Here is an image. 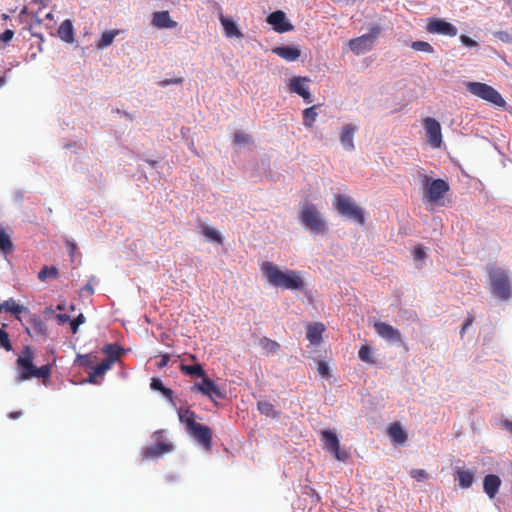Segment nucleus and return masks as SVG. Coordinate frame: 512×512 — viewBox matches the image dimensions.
Masks as SVG:
<instances>
[{
    "mask_svg": "<svg viewBox=\"0 0 512 512\" xmlns=\"http://www.w3.org/2000/svg\"><path fill=\"white\" fill-rule=\"evenodd\" d=\"M413 257L416 261L424 260L426 258V248L422 245H417L413 250Z\"/></svg>",
    "mask_w": 512,
    "mask_h": 512,
    "instance_id": "nucleus-49",
    "label": "nucleus"
},
{
    "mask_svg": "<svg viewBox=\"0 0 512 512\" xmlns=\"http://www.w3.org/2000/svg\"><path fill=\"white\" fill-rule=\"evenodd\" d=\"M70 315L68 314H55V319L57 320V323L59 325H64L65 323H69L70 321Z\"/></svg>",
    "mask_w": 512,
    "mask_h": 512,
    "instance_id": "nucleus-55",
    "label": "nucleus"
},
{
    "mask_svg": "<svg viewBox=\"0 0 512 512\" xmlns=\"http://www.w3.org/2000/svg\"><path fill=\"white\" fill-rule=\"evenodd\" d=\"M272 52L288 62L296 61L301 55V51L296 45L277 46L272 49Z\"/></svg>",
    "mask_w": 512,
    "mask_h": 512,
    "instance_id": "nucleus-20",
    "label": "nucleus"
},
{
    "mask_svg": "<svg viewBox=\"0 0 512 512\" xmlns=\"http://www.w3.org/2000/svg\"><path fill=\"white\" fill-rule=\"evenodd\" d=\"M316 108L317 106L313 105L303 111V125L305 127L311 128L314 125L318 115Z\"/></svg>",
    "mask_w": 512,
    "mask_h": 512,
    "instance_id": "nucleus-36",
    "label": "nucleus"
},
{
    "mask_svg": "<svg viewBox=\"0 0 512 512\" xmlns=\"http://www.w3.org/2000/svg\"><path fill=\"white\" fill-rule=\"evenodd\" d=\"M257 408L262 415H265L267 417L277 418L279 416V412L275 410L273 404L269 401H258Z\"/></svg>",
    "mask_w": 512,
    "mask_h": 512,
    "instance_id": "nucleus-34",
    "label": "nucleus"
},
{
    "mask_svg": "<svg viewBox=\"0 0 512 512\" xmlns=\"http://www.w3.org/2000/svg\"><path fill=\"white\" fill-rule=\"evenodd\" d=\"M382 28L378 24H374L369 28V32L359 37L352 38L349 41L350 50L355 55H362L372 50L375 41L380 36Z\"/></svg>",
    "mask_w": 512,
    "mask_h": 512,
    "instance_id": "nucleus-6",
    "label": "nucleus"
},
{
    "mask_svg": "<svg viewBox=\"0 0 512 512\" xmlns=\"http://www.w3.org/2000/svg\"><path fill=\"white\" fill-rule=\"evenodd\" d=\"M4 311L11 313L15 319L22 322V319L20 317L21 313H29V310L27 307L19 304L15 299L9 298L4 301Z\"/></svg>",
    "mask_w": 512,
    "mask_h": 512,
    "instance_id": "nucleus-27",
    "label": "nucleus"
},
{
    "mask_svg": "<svg viewBox=\"0 0 512 512\" xmlns=\"http://www.w3.org/2000/svg\"><path fill=\"white\" fill-rule=\"evenodd\" d=\"M14 36V31L11 29H6L3 33L0 35V41L1 42H8L12 40Z\"/></svg>",
    "mask_w": 512,
    "mask_h": 512,
    "instance_id": "nucleus-54",
    "label": "nucleus"
},
{
    "mask_svg": "<svg viewBox=\"0 0 512 512\" xmlns=\"http://www.w3.org/2000/svg\"><path fill=\"white\" fill-rule=\"evenodd\" d=\"M29 31L31 32V35L33 37H36L40 40V44H39V50L42 51V42L44 41V36L42 33H38L36 31L33 30V24H29Z\"/></svg>",
    "mask_w": 512,
    "mask_h": 512,
    "instance_id": "nucleus-57",
    "label": "nucleus"
},
{
    "mask_svg": "<svg viewBox=\"0 0 512 512\" xmlns=\"http://www.w3.org/2000/svg\"><path fill=\"white\" fill-rule=\"evenodd\" d=\"M299 221L301 225L313 234H323L328 230L327 223L312 203H304L299 211Z\"/></svg>",
    "mask_w": 512,
    "mask_h": 512,
    "instance_id": "nucleus-2",
    "label": "nucleus"
},
{
    "mask_svg": "<svg viewBox=\"0 0 512 512\" xmlns=\"http://www.w3.org/2000/svg\"><path fill=\"white\" fill-rule=\"evenodd\" d=\"M180 370L191 377H199L203 379L207 375L200 363H195L193 365L181 364Z\"/></svg>",
    "mask_w": 512,
    "mask_h": 512,
    "instance_id": "nucleus-31",
    "label": "nucleus"
},
{
    "mask_svg": "<svg viewBox=\"0 0 512 512\" xmlns=\"http://www.w3.org/2000/svg\"><path fill=\"white\" fill-rule=\"evenodd\" d=\"M493 36L503 43L512 44V34L508 31H495L493 32Z\"/></svg>",
    "mask_w": 512,
    "mask_h": 512,
    "instance_id": "nucleus-47",
    "label": "nucleus"
},
{
    "mask_svg": "<svg viewBox=\"0 0 512 512\" xmlns=\"http://www.w3.org/2000/svg\"><path fill=\"white\" fill-rule=\"evenodd\" d=\"M427 32L431 34L455 37L458 34V28L443 18L431 17L426 26Z\"/></svg>",
    "mask_w": 512,
    "mask_h": 512,
    "instance_id": "nucleus-11",
    "label": "nucleus"
},
{
    "mask_svg": "<svg viewBox=\"0 0 512 512\" xmlns=\"http://www.w3.org/2000/svg\"><path fill=\"white\" fill-rule=\"evenodd\" d=\"M473 321H474V317L469 315L462 325V328L460 331L461 335H463L465 333V331L472 325Z\"/></svg>",
    "mask_w": 512,
    "mask_h": 512,
    "instance_id": "nucleus-58",
    "label": "nucleus"
},
{
    "mask_svg": "<svg viewBox=\"0 0 512 512\" xmlns=\"http://www.w3.org/2000/svg\"><path fill=\"white\" fill-rule=\"evenodd\" d=\"M267 23L278 33L290 32L294 29V26L287 19L286 14L282 10L271 12L267 16Z\"/></svg>",
    "mask_w": 512,
    "mask_h": 512,
    "instance_id": "nucleus-14",
    "label": "nucleus"
},
{
    "mask_svg": "<svg viewBox=\"0 0 512 512\" xmlns=\"http://www.w3.org/2000/svg\"><path fill=\"white\" fill-rule=\"evenodd\" d=\"M424 126L430 145L434 148H439L442 143L440 123L432 117H427L424 119Z\"/></svg>",
    "mask_w": 512,
    "mask_h": 512,
    "instance_id": "nucleus-16",
    "label": "nucleus"
},
{
    "mask_svg": "<svg viewBox=\"0 0 512 512\" xmlns=\"http://www.w3.org/2000/svg\"><path fill=\"white\" fill-rule=\"evenodd\" d=\"M23 197H24V192L21 191V190H17L15 193H14V198L16 201L18 202H21L23 200Z\"/></svg>",
    "mask_w": 512,
    "mask_h": 512,
    "instance_id": "nucleus-63",
    "label": "nucleus"
},
{
    "mask_svg": "<svg viewBox=\"0 0 512 512\" xmlns=\"http://www.w3.org/2000/svg\"><path fill=\"white\" fill-rule=\"evenodd\" d=\"M193 389L207 396L211 400H214L215 398L223 400L226 397V392L207 375L200 383L194 384Z\"/></svg>",
    "mask_w": 512,
    "mask_h": 512,
    "instance_id": "nucleus-12",
    "label": "nucleus"
},
{
    "mask_svg": "<svg viewBox=\"0 0 512 512\" xmlns=\"http://www.w3.org/2000/svg\"><path fill=\"white\" fill-rule=\"evenodd\" d=\"M188 433L195 438L204 448L212 447V430L209 426L191 421L189 423Z\"/></svg>",
    "mask_w": 512,
    "mask_h": 512,
    "instance_id": "nucleus-13",
    "label": "nucleus"
},
{
    "mask_svg": "<svg viewBox=\"0 0 512 512\" xmlns=\"http://www.w3.org/2000/svg\"><path fill=\"white\" fill-rule=\"evenodd\" d=\"M410 47L415 51H420V52H425V53H433L434 52V47L426 41H421V40L413 41L410 44Z\"/></svg>",
    "mask_w": 512,
    "mask_h": 512,
    "instance_id": "nucleus-41",
    "label": "nucleus"
},
{
    "mask_svg": "<svg viewBox=\"0 0 512 512\" xmlns=\"http://www.w3.org/2000/svg\"><path fill=\"white\" fill-rule=\"evenodd\" d=\"M178 417L180 422L185 423L187 430H189V423L191 421H195L196 414L195 412L191 411L189 408H178L177 409Z\"/></svg>",
    "mask_w": 512,
    "mask_h": 512,
    "instance_id": "nucleus-37",
    "label": "nucleus"
},
{
    "mask_svg": "<svg viewBox=\"0 0 512 512\" xmlns=\"http://www.w3.org/2000/svg\"><path fill=\"white\" fill-rule=\"evenodd\" d=\"M201 233L211 242L222 245L224 242L223 236L214 228L201 225Z\"/></svg>",
    "mask_w": 512,
    "mask_h": 512,
    "instance_id": "nucleus-32",
    "label": "nucleus"
},
{
    "mask_svg": "<svg viewBox=\"0 0 512 512\" xmlns=\"http://www.w3.org/2000/svg\"><path fill=\"white\" fill-rule=\"evenodd\" d=\"M160 361L158 362L157 366L158 368H163L168 365L170 361V355L169 354H162Z\"/></svg>",
    "mask_w": 512,
    "mask_h": 512,
    "instance_id": "nucleus-59",
    "label": "nucleus"
},
{
    "mask_svg": "<svg viewBox=\"0 0 512 512\" xmlns=\"http://www.w3.org/2000/svg\"><path fill=\"white\" fill-rule=\"evenodd\" d=\"M466 89L473 95L498 107L506 104L501 94L492 86L481 82H467Z\"/></svg>",
    "mask_w": 512,
    "mask_h": 512,
    "instance_id": "nucleus-7",
    "label": "nucleus"
},
{
    "mask_svg": "<svg viewBox=\"0 0 512 512\" xmlns=\"http://www.w3.org/2000/svg\"><path fill=\"white\" fill-rule=\"evenodd\" d=\"M52 372V364H45L41 367L35 366L34 377L45 380H49Z\"/></svg>",
    "mask_w": 512,
    "mask_h": 512,
    "instance_id": "nucleus-40",
    "label": "nucleus"
},
{
    "mask_svg": "<svg viewBox=\"0 0 512 512\" xmlns=\"http://www.w3.org/2000/svg\"><path fill=\"white\" fill-rule=\"evenodd\" d=\"M85 321H86V318H85L84 314H82V313H80L73 319L70 318L69 325H70L71 332L73 334H76L78 332L79 326L84 324Z\"/></svg>",
    "mask_w": 512,
    "mask_h": 512,
    "instance_id": "nucleus-44",
    "label": "nucleus"
},
{
    "mask_svg": "<svg viewBox=\"0 0 512 512\" xmlns=\"http://www.w3.org/2000/svg\"><path fill=\"white\" fill-rule=\"evenodd\" d=\"M182 82H183L182 78H170V79L161 80L158 84L160 87L165 88L172 84H181Z\"/></svg>",
    "mask_w": 512,
    "mask_h": 512,
    "instance_id": "nucleus-53",
    "label": "nucleus"
},
{
    "mask_svg": "<svg viewBox=\"0 0 512 512\" xmlns=\"http://www.w3.org/2000/svg\"><path fill=\"white\" fill-rule=\"evenodd\" d=\"M501 479L496 474H487L483 479V491L490 498L493 499L499 492L501 486Z\"/></svg>",
    "mask_w": 512,
    "mask_h": 512,
    "instance_id": "nucleus-22",
    "label": "nucleus"
},
{
    "mask_svg": "<svg viewBox=\"0 0 512 512\" xmlns=\"http://www.w3.org/2000/svg\"><path fill=\"white\" fill-rule=\"evenodd\" d=\"M13 249V243L10 235L5 231V229L0 226V251L3 254H7L11 252Z\"/></svg>",
    "mask_w": 512,
    "mask_h": 512,
    "instance_id": "nucleus-35",
    "label": "nucleus"
},
{
    "mask_svg": "<svg viewBox=\"0 0 512 512\" xmlns=\"http://www.w3.org/2000/svg\"><path fill=\"white\" fill-rule=\"evenodd\" d=\"M374 328L376 333L386 341L401 345L402 344V336L398 329L394 328L392 325L385 322H376L374 324Z\"/></svg>",
    "mask_w": 512,
    "mask_h": 512,
    "instance_id": "nucleus-15",
    "label": "nucleus"
},
{
    "mask_svg": "<svg viewBox=\"0 0 512 512\" xmlns=\"http://www.w3.org/2000/svg\"><path fill=\"white\" fill-rule=\"evenodd\" d=\"M261 345L269 353H275L279 349V344L276 341L266 337L261 339Z\"/></svg>",
    "mask_w": 512,
    "mask_h": 512,
    "instance_id": "nucleus-46",
    "label": "nucleus"
},
{
    "mask_svg": "<svg viewBox=\"0 0 512 512\" xmlns=\"http://www.w3.org/2000/svg\"><path fill=\"white\" fill-rule=\"evenodd\" d=\"M334 206L341 216L359 225L365 223L364 211L355 201L347 195L337 194L334 199Z\"/></svg>",
    "mask_w": 512,
    "mask_h": 512,
    "instance_id": "nucleus-3",
    "label": "nucleus"
},
{
    "mask_svg": "<svg viewBox=\"0 0 512 512\" xmlns=\"http://www.w3.org/2000/svg\"><path fill=\"white\" fill-rule=\"evenodd\" d=\"M410 476L418 482L427 480L429 474L424 469H412L410 471Z\"/></svg>",
    "mask_w": 512,
    "mask_h": 512,
    "instance_id": "nucleus-48",
    "label": "nucleus"
},
{
    "mask_svg": "<svg viewBox=\"0 0 512 512\" xmlns=\"http://www.w3.org/2000/svg\"><path fill=\"white\" fill-rule=\"evenodd\" d=\"M325 330V326L320 323L310 324L307 327L306 338L313 345H319L322 341V334Z\"/></svg>",
    "mask_w": 512,
    "mask_h": 512,
    "instance_id": "nucleus-25",
    "label": "nucleus"
},
{
    "mask_svg": "<svg viewBox=\"0 0 512 512\" xmlns=\"http://www.w3.org/2000/svg\"><path fill=\"white\" fill-rule=\"evenodd\" d=\"M308 81L309 78L307 77L295 76L289 84L290 91L302 97L307 104L312 103V95L309 86L306 84Z\"/></svg>",
    "mask_w": 512,
    "mask_h": 512,
    "instance_id": "nucleus-17",
    "label": "nucleus"
},
{
    "mask_svg": "<svg viewBox=\"0 0 512 512\" xmlns=\"http://www.w3.org/2000/svg\"><path fill=\"white\" fill-rule=\"evenodd\" d=\"M317 370H318L319 374H320L322 377H324V378H326V379H328V378H330V377H331V374H330V368H329V366H328V364H327L326 362H324V361H319V362H318V368H317Z\"/></svg>",
    "mask_w": 512,
    "mask_h": 512,
    "instance_id": "nucleus-50",
    "label": "nucleus"
},
{
    "mask_svg": "<svg viewBox=\"0 0 512 512\" xmlns=\"http://www.w3.org/2000/svg\"><path fill=\"white\" fill-rule=\"evenodd\" d=\"M233 143L237 146H241L244 144L252 143V140L248 134L238 131L234 134Z\"/></svg>",
    "mask_w": 512,
    "mask_h": 512,
    "instance_id": "nucleus-45",
    "label": "nucleus"
},
{
    "mask_svg": "<svg viewBox=\"0 0 512 512\" xmlns=\"http://www.w3.org/2000/svg\"><path fill=\"white\" fill-rule=\"evenodd\" d=\"M321 439L324 443V449L333 454L334 457L342 462L347 461L349 454L347 451L340 448V441L338 435L331 430H323L321 432Z\"/></svg>",
    "mask_w": 512,
    "mask_h": 512,
    "instance_id": "nucleus-8",
    "label": "nucleus"
},
{
    "mask_svg": "<svg viewBox=\"0 0 512 512\" xmlns=\"http://www.w3.org/2000/svg\"><path fill=\"white\" fill-rule=\"evenodd\" d=\"M152 25L159 29H174L177 22L172 20L169 11H157L153 13Z\"/></svg>",
    "mask_w": 512,
    "mask_h": 512,
    "instance_id": "nucleus-21",
    "label": "nucleus"
},
{
    "mask_svg": "<svg viewBox=\"0 0 512 512\" xmlns=\"http://www.w3.org/2000/svg\"><path fill=\"white\" fill-rule=\"evenodd\" d=\"M218 19L223 27L224 34L226 35V37L243 38V33L240 31L238 25L233 19L224 16V14L221 11L218 13Z\"/></svg>",
    "mask_w": 512,
    "mask_h": 512,
    "instance_id": "nucleus-19",
    "label": "nucleus"
},
{
    "mask_svg": "<svg viewBox=\"0 0 512 512\" xmlns=\"http://www.w3.org/2000/svg\"><path fill=\"white\" fill-rule=\"evenodd\" d=\"M66 246H67V249L69 251V254L73 255L74 252L76 251V248H77L76 244L74 242L70 241V240H67L66 241Z\"/></svg>",
    "mask_w": 512,
    "mask_h": 512,
    "instance_id": "nucleus-61",
    "label": "nucleus"
},
{
    "mask_svg": "<svg viewBox=\"0 0 512 512\" xmlns=\"http://www.w3.org/2000/svg\"><path fill=\"white\" fill-rule=\"evenodd\" d=\"M152 438L155 441L154 445L148 446L144 449L143 455L146 458H154L162 456L163 454L169 453L173 450V445L165 441V431L157 430L152 434Z\"/></svg>",
    "mask_w": 512,
    "mask_h": 512,
    "instance_id": "nucleus-9",
    "label": "nucleus"
},
{
    "mask_svg": "<svg viewBox=\"0 0 512 512\" xmlns=\"http://www.w3.org/2000/svg\"><path fill=\"white\" fill-rule=\"evenodd\" d=\"M423 182L426 187V196L430 202H437L449 191V184L443 179L431 180L425 176Z\"/></svg>",
    "mask_w": 512,
    "mask_h": 512,
    "instance_id": "nucleus-10",
    "label": "nucleus"
},
{
    "mask_svg": "<svg viewBox=\"0 0 512 512\" xmlns=\"http://www.w3.org/2000/svg\"><path fill=\"white\" fill-rule=\"evenodd\" d=\"M102 352L107 356L105 360L112 361V365L118 360L120 354L125 352L124 348L117 343H110L103 347Z\"/></svg>",
    "mask_w": 512,
    "mask_h": 512,
    "instance_id": "nucleus-29",
    "label": "nucleus"
},
{
    "mask_svg": "<svg viewBox=\"0 0 512 512\" xmlns=\"http://www.w3.org/2000/svg\"><path fill=\"white\" fill-rule=\"evenodd\" d=\"M92 281H97L95 276H92L89 280V282L82 288V291L87 292L88 295L94 294V288L91 284Z\"/></svg>",
    "mask_w": 512,
    "mask_h": 512,
    "instance_id": "nucleus-56",
    "label": "nucleus"
},
{
    "mask_svg": "<svg viewBox=\"0 0 512 512\" xmlns=\"http://www.w3.org/2000/svg\"><path fill=\"white\" fill-rule=\"evenodd\" d=\"M119 34V30H109L102 33L100 40L97 42L96 47L98 49H104L112 44L115 37Z\"/></svg>",
    "mask_w": 512,
    "mask_h": 512,
    "instance_id": "nucleus-33",
    "label": "nucleus"
},
{
    "mask_svg": "<svg viewBox=\"0 0 512 512\" xmlns=\"http://www.w3.org/2000/svg\"><path fill=\"white\" fill-rule=\"evenodd\" d=\"M150 387L152 390L160 392L163 397H165L169 403L177 409V404L175 402L172 389L165 387L160 378L153 377L151 379Z\"/></svg>",
    "mask_w": 512,
    "mask_h": 512,
    "instance_id": "nucleus-24",
    "label": "nucleus"
},
{
    "mask_svg": "<svg viewBox=\"0 0 512 512\" xmlns=\"http://www.w3.org/2000/svg\"><path fill=\"white\" fill-rule=\"evenodd\" d=\"M75 362H78L79 365H81V366L92 368V361H91L89 355H87V354H85V355H81V354L77 355V358H76Z\"/></svg>",
    "mask_w": 512,
    "mask_h": 512,
    "instance_id": "nucleus-52",
    "label": "nucleus"
},
{
    "mask_svg": "<svg viewBox=\"0 0 512 512\" xmlns=\"http://www.w3.org/2000/svg\"><path fill=\"white\" fill-rule=\"evenodd\" d=\"M489 277L494 295L501 300L509 299L512 294V287L508 270L492 267L489 269Z\"/></svg>",
    "mask_w": 512,
    "mask_h": 512,
    "instance_id": "nucleus-4",
    "label": "nucleus"
},
{
    "mask_svg": "<svg viewBox=\"0 0 512 512\" xmlns=\"http://www.w3.org/2000/svg\"><path fill=\"white\" fill-rule=\"evenodd\" d=\"M7 324L3 323L0 327V348L4 349L7 352L12 351V343L10 341V336L8 332H6Z\"/></svg>",
    "mask_w": 512,
    "mask_h": 512,
    "instance_id": "nucleus-38",
    "label": "nucleus"
},
{
    "mask_svg": "<svg viewBox=\"0 0 512 512\" xmlns=\"http://www.w3.org/2000/svg\"><path fill=\"white\" fill-rule=\"evenodd\" d=\"M58 275V269L54 266H43L38 273V279L45 281L48 278H56Z\"/></svg>",
    "mask_w": 512,
    "mask_h": 512,
    "instance_id": "nucleus-39",
    "label": "nucleus"
},
{
    "mask_svg": "<svg viewBox=\"0 0 512 512\" xmlns=\"http://www.w3.org/2000/svg\"><path fill=\"white\" fill-rule=\"evenodd\" d=\"M112 367V361L110 360H103L101 363H99L96 366H92L93 371L95 374H97L99 377H102L108 370H110Z\"/></svg>",
    "mask_w": 512,
    "mask_h": 512,
    "instance_id": "nucleus-43",
    "label": "nucleus"
},
{
    "mask_svg": "<svg viewBox=\"0 0 512 512\" xmlns=\"http://www.w3.org/2000/svg\"><path fill=\"white\" fill-rule=\"evenodd\" d=\"M57 34H58V37L66 42V43H73L75 38H74V27H73V23L70 19H66L64 20L59 28H58V31H57Z\"/></svg>",
    "mask_w": 512,
    "mask_h": 512,
    "instance_id": "nucleus-26",
    "label": "nucleus"
},
{
    "mask_svg": "<svg viewBox=\"0 0 512 512\" xmlns=\"http://www.w3.org/2000/svg\"><path fill=\"white\" fill-rule=\"evenodd\" d=\"M262 270L270 284L288 290H303L304 281L294 270H281L277 265L271 262H264Z\"/></svg>",
    "mask_w": 512,
    "mask_h": 512,
    "instance_id": "nucleus-1",
    "label": "nucleus"
},
{
    "mask_svg": "<svg viewBox=\"0 0 512 512\" xmlns=\"http://www.w3.org/2000/svg\"><path fill=\"white\" fill-rule=\"evenodd\" d=\"M454 479L462 489H468L474 482L475 472L457 467L454 471Z\"/></svg>",
    "mask_w": 512,
    "mask_h": 512,
    "instance_id": "nucleus-23",
    "label": "nucleus"
},
{
    "mask_svg": "<svg viewBox=\"0 0 512 512\" xmlns=\"http://www.w3.org/2000/svg\"><path fill=\"white\" fill-rule=\"evenodd\" d=\"M33 360V348L29 345L24 346L15 363L18 371V374L15 377V381L17 383L34 378L35 365Z\"/></svg>",
    "mask_w": 512,
    "mask_h": 512,
    "instance_id": "nucleus-5",
    "label": "nucleus"
},
{
    "mask_svg": "<svg viewBox=\"0 0 512 512\" xmlns=\"http://www.w3.org/2000/svg\"><path fill=\"white\" fill-rule=\"evenodd\" d=\"M388 434L392 441L402 444L407 440V433L399 423H393L388 429Z\"/></svg>",
    "mask_w": 512,
    "mask_h": 512,
    "instance_id": "nucleus-30",
    "label": "nucleus"
},
{
    "mask_svg": "<svg viewBox=\"0 0 512 512\" xmlns=\"http://www.w3.org/2000/svg\"><path fill=\"white\" fill-rule=\"evenodd\" d=\"M99 377L97 374H95L94 371H92L89 376H88V379L85 380V382L87 383H91V384H98L99 382L96 380V378Z\"/></svg>",
    "mask_w": 512,
    "mask_h": 512,
    "instance_id": "nucleus-62",
    "label": "nucleus"
},
{
    "mask_svg": "<svg viewBox=\"0 0 512 512\" xmlns=\"http://www.w3.org/2000/svg\"><path fill=\"white\" fill-rule=\"evenodd\" d=\"M358 357L361 361L365 363H374V359L372 357V350L368 345L361 346L358 352Z\"/></svg>",
    "mask_w": 512,
    "mask_h": 512,
    "instance_id": "nucleus-42",
    "label": "nucleus"
},
{
    "mask_svg": "<svg viewBox=\"0 0 512 512\" xmlns=\"http://www.w3.org/2000/svg\"><path fill=\"white\" fill-rule=\"evenodd\" d=\"M459 40L462 45L468 48H474L478 46V43L467 35H460Z\"/></svg>",
    "mask_w": 512,
    "mask_h": 512,
    "instance_id": "nucleus-51",
    "label": "nucleus"
},
{
    "mask_svg": "<svg viewBox=\"0 0 512 512\" xmlns=\"http://www.w3.org/2000/svg\"><path fill=\"white\" fill-rule=\"evenodd\" d=\"M359 127L353 123H346L342 126L339 141L345 151L352 152L355 150L354 135Z\"/></svg>",
    "mask_w": 512,
    "mask_h": 512,
    "instance_id": "nucleus-18",
    "label": "nucleus"
},
{
    "mask_svg": "<svg viewBox=\"0 0 512 512\" xmlns=\"http://www.w3.org/2000/svg\"><path fill=\"white\" fill-rule=\"evenodd\" d=\"M43 314H44L45 319H48L50 317H55V311L53 310V308L51 306L46 307L43 311Z\"/></svg>",
    "mask_w": 512,
    "mask_h": 512,
    "instance_id": "nucleus-60",
    "label": "nucleus"
},
{
    "mask_svg": "<svg viewBox=\"0 0 512 512\" xmlns=\"http://www.w3.org/2000/svg\"><path fill=\"white\" fill-rule=\"evenodd\" d=\"M28 323L31 325L37 335L42 337L47 336V326L40 315L30 314Z\"/></svg>",
    "mask_w": 512,
    "mask_h": 512,
    "instance_id": "nucleus-28",
    "label": "nucleus"
},
{
    "mask_svg": "<svg viewBox=\"0 0 512 512\" xmlns=\"http://www.w3.org/2000/svg\"><path fill=\"white\" fill-rule=\"evenodd\" d=\"M503 425L512 434V421L505 420Z\"/></svg>",
    "mask_w": 512,
    "mask_h": 512,
    "instance_id": "nucleus-64",
    "label": "nucleus"
}]
</instances>
